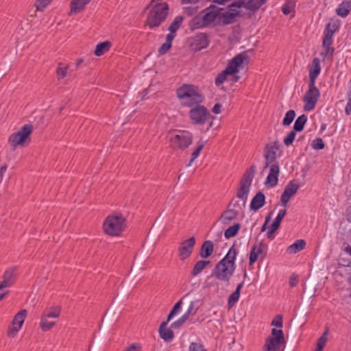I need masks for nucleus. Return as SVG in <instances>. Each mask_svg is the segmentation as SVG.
Returning a JSON list of instances; mask_svg holds the SVG:
<instances>
[{
	"instance_id": "obj_1",
	"label": "nucleus",
	"mask_w": 351,
	"mask_h": 351,
	"mask_svg": "<svg viewBox=\"0 0 351 351\" xmlns=\"http://www.w3.org/2000/svg\"><path fill=\"white\" fill-rule=\"evenodd\" d=\"M176 93L182 107L190 108L201 104L204 101V96L199 87L194 84H184L176 89Z\"/></svg>"
},
{
	"instance_id": "obj_2",
	"label": "nucleus",
	"mask_w": 351,
	"mask_h": 351,
	"mask_svg": "<svg viewBox=\"0 0 351 351\" xmlns=\"http://www.w3.org/2000/svg\"><path fill=\"white\" fill-rule=\"evenodd\" d=\"M150 8L147 16L146 23L150 29L158 27L164 23L169 14V6L166 2H160L154 5H149L147 9Z\"/></svg>"
},
{
	"instance_id": "obj_3",
	"label": "nucleus",
	"mask_w": 351,
	"mask_h": 351,
	"mask_svg": "<svg viewBox=\"0 0 351 351\" xmlns=\"http://www.w3.org/2000/svg\"><path fill=\"white\" fill-rule=\"evenodd\" d=\"M127 227V220L121 213L108 215L103 223L104 232L110 237H120Z\"/></svg>"
},
{
	"instance_id": "obj_4",
	"label": "nucleus",
	"mask_w": 351,
	"mask_h": 351,
	"mask_svg": "<svg viewBox=\"0 0 351 351\" xmlns=\"http://www.w3.org/2000/svg\"><path fill=\"white\" fill-rule=\"evenodd\" d=\"M249 57L245 52H243L236 55L228 63L226 68L220 72L215 80V84L217 86H221L227 80L228 75H234L239 71V68L244 62L247 60Z\"/></svg>"
},
{
	"instance_id": "obj_5",
	"label": "nucleus",
	"mask_w": 351,
	"mask_h": 351,
	"mask_svg": "<svg viewBox=\"0 0 351 351\" xmlns=\"http://www.w3.org/2000/svg\"><path fill=\"white\" fill-rule=\"evenodd\" d=\"M190 108L189 116L192 124L203 125L210 121L211 114L204 106L197 104Z\"/></svg>"
},
{
	"instance_id": "obj_6",
	"label": "nucleus",
	"mask_w": 351,
	"mask_h": 351,
	"mask_svg": "<svg viewBox=\"0 0 351 351\" xmlns=\"http://www.w3.org/2000/svg\"><path fill=\"white\" fill-rule=\"evenodd\" d=\"M285 343L284 332L282 329L272 328L271 335L265 339L263 351H278L280 346Z\"/></svg>"
},
{
	"instance_id": "obj_7",
	"label": "nucleus",
	"mask_w": 351,
	"mask_h": 351,
	"mask_svg": "<svg viewBox=\"0 0 351 351\" xmlns=\"http://www.w3.org/2000/svg\"><path fill=\"white\" fill-rule=\"evenodd\" d=\"M193 134L187 130H180L179 134L171 136L169 143L173 149L184 150L193 143Z\"/></svg>"
},
{
	"instance_id": "obj_8",
	"label": "nucleus",
	"mask_w": 351,
	"mask_h": 351,
	"mask_svg": "<svg viewBox=\"0 0 351 351\" xmlns=\"http://www.w3.org/2000/svg\"><path fill=\"white\" fill-rule=\"evenodd\" d=\"M283 150L278 141H274L265 145L264 147L265 168L270 164L277 162L276 159L282 156Z\"/></svg>"
},
{
	"instance_id": "obj_9",
	"label": "nucleus",
	"mask_w": 351,
	"mask_h": 351,
	"mask_svg": "<svg viewBox=\"0 0 351 351\" xmlns=\"http://www.w3.org/2000/svg\"><path fill=\"white\" fill-rule=\"evenodd\" d=\"M33 132L32 124L23 125L19 130L12 133L8 138V143L14 149L19 145H23Z\"/></svg>"
},
{
	"instance_id": "obj_10",
	"label": "nucleus",
	"mask_w": 351,
	"mask_h": 351,
	"mask_svg": "<svg viewBox=\"0 0 351 351\" xmlns=\"http://www.w3.org/2000/svg\"><path fill=\"white\" fill-rule=\"evenodd\" d=\"M267 0H236L228 5V12H237V16L239 12L237 8H245L246 10L253 12L258 10Z\"/></svg>"
},
{
	"instance_id": "obj_11",
	"label": "nucleus",
	"mask_w": 351,
	"mask_h": 351,
	"mask_svg": "<svg viewBox=\"0 0 351 351\" xmlns=\"http://www.w3.org/2000/svg\"><path fill=\"white\" fill-rule=\"evenodd\" d=\"M236 267L217 263L214 267L212 275L219 281L224 282L226 285H229L230 280L233 276Z\"/></svg>"
},
{
	"instance_id": "obj_12",
	"label": "nucleus",
	"mask_w": 351,
	"mask_h": 351,
	"mask_svg": "<svg viewBox=\"0 0 351 351\" xmlns=\"http://www.w3.org/2000/svg\"><path fill=\"white\" fill-rule=\"evenodd\" d=\"M27 315L26 309H22L13 317L11 324L9 326L7 335L10 338L14 337L21 330Z\"/></svg>"
},
{
	"instance_id": "obj_13",
	"label": "nucleus",
	"mask_w": 351,
	"mask_h": 351,
	"mask_svg": "<svg viewBox=\"0 0 351 351\" xmlns=\"http://www.w3.org/2000/svg\"><path fill=\"white\" fill-rule=\"evenodd\" d=\"M320 93L319 89L315 87V83L308 82V90L306 92L304 101L305 102L304 110L307 111L315 108L316 103L319 97Z\"/></svg>"
},
{
	"instance_id": "obj_14",
	"label": "nucleus",
	"mask_w": 351,
	"mask_h": 351,
	"mask_svg": "<svg viewBox=\"0 0 351 351\" xmlns=\"http://www.w3.org/2000/svg\"><path fill=\"white\" fill-rule=\"evenodd\" d=\"M195 242V238L191 237L180 243L178 247V255L180 260L184 261L191 255Z\"/></svg>"
},
{
	"instance_id": "obj_15",
	"label": "nucleus",
	"mask_w": 351,
	"mask_h": 351,
	"mask_svg": "<svg viewBox=\"0 0 351 351\" xmlns=\"http://www.w3.org/2000/svg\"><path fill=\"white\" fill-rule=\"evenodd\" d=\"M299 189L298 181L292 180L287 184L280 197L281 204L286 207L291 197L296 193Z\"/></svg>"
},
{
	"instance_id": "obj_16",
	"label": "nucleus",
	"mask_w": 351,
	"mask_h": 351,
	"mask_svg": "<svg viewBox=\"0 0 351 351\" xmlns=\"http://www.w3.org/2000/svg\"><path fill=\"white\" fill-rule=\"evenodd\" d=\"M209 44L210 40L207 34L197 33L193 38L191 46L194 51H199L207 48Z\"/></svg>"
},
{
	"instance_id": "obj_17",
	"label": "nucleus",
	"mask_w": 351,
	"mask_h": 351,
	"mask_svg": "<svg viewBox=\"0 0 351 351\" xmlns=\"http://www.w3.org/2000/svg\"><path fill=\"white\" fill-rule=\"evenodd\" d=\"M269 172L266 178L265 186L268 187H274L278 184L280 167L278 162L270 164Z\"/></svg>"
},
{
	"instance_id": "obj_18",
	"label": "nucleus",
	"mask_w": 351,
	"mask_h": 351,
	"mask_svg": "<svg viewBox=\"0 0 351 351\" xmlns=\"http://www.w3.org/2000/svg\"><path fill=\"white\" fill-rule=\"evenodd\" d=\"M16 268L7 269L3 275V280L0 282V291L11 287L16 280Z\"/></svg>"
},
{
	"instance_id": "obj_19",
	"label": "nucleus",
	"mask_w": 351,
	"mask_h": 351,
	"mask_svg": "<svg viewBox=\"0 0 351 351\" xmlns=\"http://www.w3.org/2000/svg\"><path fill=\"white\" fill-rule=\"evenodd\" d=\"M222 10V8H218L215 5H210L203 12V14H202L204 21L207 25L213 23L219 16L220 10Z\"/></svg>"
},
{
	"instance_id": "obj_20",
	"label": "nucleus",
	"mask_w": 351,
	"mask_h": 351,
	"mask_svg": "<svg viewBox=\"0 0 351 351\" xmlns=\"http://www.w3.org/2000/svg\"><path fill=\"white\" fill-rule=\"evenodd\" d=\"M238 254V250L234 243L229 249L226 256L219 261V263L226 265H230L236 267L235 261Z\"/></svg>"
},
{
	"instance_id": "obj_21",
	"label": "nucleus",
	"mask_w": 351,
	"mask_h": 351,
	"mask_svg": "<svg viewBox=\"0 0 351 351\" xmlns=\"http://www.w3.org/2000/svg\"><path fill=\"white\" fill-rule=\"evenodd\" d=\"M169 322L166 321L162 322L159 327L158 332L160 337L162 339L166 342H170L174 338V333L172 330L173 328L171 327L167 328V324Z\"/></svg>"
},
{
	"instance_id": "obj_22",
	"label": "nucleus",
	"mask_w": 351,
	"mask_h": 351,
	"mask_svg": "<svg viewBox=\"0 0 351 351\" xmlns=\"http://www.w3.org/2000/svg\"><path fill=\"white\" fill-rule=\"evenodd\" d=\"M321 66L320 60L318 58H315L311 64L309 66V82L311 84L315 83V80L320 73Z\"/></svg>"
},
{
	"instance_id": "obj_23",
	"label": "nucleus",
	"mask_w": 351,
	"mask_h": 351,
	"mask_svg": "<svg viewBox=\"0 0 351 351\" xmlns=\"http://www.w3.org/2000/svg\"><path fill=\"white\" fill-rule=\"evenodd\" d=\"M265 204V196L262 191H258L252 198L250 202V210L257 211Z\"/></svg>"
},
{
	"instance_id": "obj_24",
	"label": "nucleus",
	"mask_w": 351,
	"mask_h": 351,
	"mask_svg": "<svg viewBox=\"0 0 351 351\" xmlns=\"http://www.w3.org/2000/svg\"><path fill=\"white\" fill-rule=\"evenodd\" d=\"M239 214V210L228 207L227 210L221 214L220 220L223 224H228L236 219Z\"/></svg>"
},
{
	"instance_id": "obj_25",
	"label": "nucleus",
	"mask_w": 351,
	"mask_h": 351,
	"mask_svg": "<svg viewBox=\"0 0 351 351\" xmlns=\"http://www.w3.org/2000/svg\"><path fill=\"white\" fill-rule=\"evenodd\" d=\"M263 253V243L260 242L258 244L255 243L252 246L249 258V265H253L257 261L259 255Z\"/></svg>"
},
{
	"instance_id": "obj_26",
	"label": "nucleus",
	"mask_w": 351,
	"mask_h": 351,
	"mask_svg": "<svg viewBox=\"0 0 351 351\" xmlns=\"http://www.w3.org/2000/svg\"><path fill=\"white\" fill-rule=\"evenodd\" d=\"M90 1L91 0H71L69 14L82 12Z\"/></svg>"
},
{
	"instance_id": "obj_27",
	"label": "nucleus",
	"mask_w": 351,
	"mask_h": 351,
	"mask_svg": "<svg viewBox=\"0 0 351 351\" xmlns=\"http://www.w3.org/2000/svg\"><path fill=\"white\" fill-rule=\"evenodd\" d=\"M214 251L213 241L207 240L203 243L199 251V256L203 258H207L212 255Z\"/></svg>"
},
{
	"instance_id": "obj_28",
	"label": "nucleus",
	"mask_w": 351,
	"mask_h": 351,
	"mask_svg": "<svg viewBox=\"0 0 351 351\" xmlns=\"http://www.w3.org/2000/svg\"><path fill=\"white\" fill-rule=\"evenodd\" d=\"M256 171V166L252 165L249 169H247L240 181V183L242 184L247 185L250 187L252 184V180L254 177V173Z\"/></svg>"
},
{
	"instance_id": "obj_29",
	"label": "nucleus",
	"mask_w": 351,
	"mask_h": 351,
	"mask_svg": "<svg viewBox=\"0 0 351 351\" xmlns=\"http://www.w3.org/2000/svg\"><path fill=\"white\" fill-rule=\"evenodd\" d=\"M351 10V1H343L335 10L336 14L343 18L346 17Z\"/></svg>"
},
{
	"instance_id": "obj_30",
	"label": "nucleus",
	"mask_w": 351,
	"mask_h": 351,
	"mask_svg": "<svg viewBox=\"0 0 351 351\" xmlns=\"http://www.w3.org/2000/svg\"><path fill=\"white\" fill-rule=\"evenodd\" d=\"M306 246V242L303 239H298L287 249V252L289 254H296L302 250Z\"/></svg>"
},
{
	"instance_id": "obj_31",
	"label": "nucleus",
	"mask_w": 351,
	"mask_h": 351,
	"mask_svg": "<svg viewBox=\"0 0 351 351\" xmlns=\"http://www.w3.org/2000/svg\"><path fill=\"white\" fill-rule=\"evenodd\" d=\"M111 46L112 43L110 41L99 43L96 45L95 49L94 51V54L96 56H101L106 52H108L110 50Z\"/></svg>"
},
{
	"instance_id": "obj_32",
	"label": "nucleus",
	"mask_w": 351,
	"mask_h": 351,
	"mask_svg": "<svg viewBox=\"0 0 351 351\" xmlns=\"http://www.w3.org/2000/svg\"><path fill=\"white\" fill-rule=\"evenodd\" d=\"M329 332L328 328H325L324 332L322 334V335L317 339V343H316V348L314 351H323L324 348L326 346V343L328 339V335Z\"/></svg>"
},
{
	"instance_id": "obj_33",
	"label": "nucleus",
	"mask_w": 351,
	"mask_h": 351,
	"mask_svg": "<svg viewBox=\"0 0 351 351\" xmlns=\"http://www.w3.org/2000/svg\"><path fill=\"white\" fill-rule=\"evenodd\" d=\"M69 65L66 64H63L62 62H59L58 64V66L56 68V75L58 80H61L66 77L68 74Z\"/></svg>"
},
{
	"instance_id": "obj_34",
	"label": "nucleus",
	"mask_w": 351,
	"mask_h": 351,
	"mask_svg": "<svg viewBox=\"0 0 351 351\" xmlns=\"http://www.w3.org/2000/svg\"><path fill=\"white\" fill-rule=\"evenodd\" d=\"M210 264V261H197L191 271V276L195 277L199 275L203 269Z\"/></svg>"
},
{
	"instance_id": "obj_35",
	"label": "nucleus",
	"mask_w": 351,
	"mask_h": 351,
	"mask_svg": "<svg viewBox=\"0 0 351 351\" xmlns=\"http://www.w3.org/2000/svg\"><path fill=\"white\" fill-rule=\"evenodd\" d=\"M307 121V116L305 114H302L299 116L295 120L293 125V130L299 132H302L304 130V125Z\"/></svg>"
},
{
	"instance_id": "obj_36",
	"label": "nucleus",
	"mask_w": 351,
	"mask_h": 351,
	"mask_svg": "<svg viewBox=\"0 0 351 351\" xmlns=\"http://www.w3.org/2000/svg\"><path fill=\"white\" fill-rule=\"evenodd\" d=\"M249 191H250V186L245 185V184H242L241 183L239 184V187L237 191V197L243 199V204H245V202L247 199V194L249 193Z\"/></svg>"
},
{
	"instance_id": "obj_37",
	"label": "nucleus",
	"mask_w": 351,
	"mask_h": 351,
	"mask_svg": "<svg viewBox=\"0 0 351 351\" xmlns=\"http://www.w3.org/2000/svg\"><path fill=\"white\" fill-rule=\"evenodd\" d=\"M241 228V224L239 223H234L233 226H230L224 232V237L228 239L231 237H235Z\"/></svg>"
},
{
	"instance_id": "obj_38",
	"label": "nucleus",
	"mask_w": 351,
	"mask_h": 351,
	"mask_svg": "<svg viewBox=\"0 0 351 351\" xmlns=\"http://www.w3.org/2000/svg\"><path fill=\"white\" fill-rule=\"evenodd\" d=\"M208 26L204 21L202 14L193 18L191 22V27L193 29H201Z\"/></svg>"
},
{
	"instance_id": "obj_39",
	"label": "nucleus",
	"mask_w": 351,
	"mask_h": 351,
	"mask_svg": "<svg viewBox=\"0 0 351 351\" xmlns=\"http://www.w3.org/2000/svg\"><path fill=\"white\" fill-rule=\"evenodd\" d=\"M184 17L183 16H177L169 26V31L171 33H176L180 27Z\"/></svg>"
},
{
	"instance_id": "obj_40",
	"label": "nucleus",
	"mask_w": 351,
	"mask_h": 351,
	"mask_svg": "<svg viewBox=\"0 0 351 351\" xmlns=\"http://www.w3.org/2000/svg\"><path fill=\"white\" fill-rule=\"evenodd\" d=\"M323 47L326 55L329 53V22L326 23L324 30Z\"/></svg>"
},
{
	"instance_id": "obj_41",
	"label": "nucleus",
	"mask_w": 351,
	"mask_h": 351,
	"mask_svg": "<svg viewBox=\"0 0 351 351\" xmlns=\"http://www.w3.org/2000/svg\"><path fill=\"white\" fill-rule=\"evenodd\" d=\"M199 302V300H198L191 301L187 311L184 313V315H186L188 318L190 315H195L199 308V306L198 305Z\"/></svg>"
},
{
	"instance_id": "obj_42",
	"label": "nucleus",
	"mask_w": 351,
	"mask_h": 351,
	"mask_svg": "<svg viewBox=\"0 0 351 351\" xmlns=\"http://www.w3.org/2000/svg\"><path fill=\"white\" fill-rule=\"evenodd\" d=\"M55 325L54 322H49L47 320V317L42 315L40 322V327L44 332L49 330Z\"/></svg>"
},
{
	"instance_id": "obj_43",
	"label": "nucleus",
	"mask_w": 351,
	"mask_h": 351,
	"mask_svg": "<svg viewBox=\"0 0 351 351\" xmlns=\"http://www.w3.org/2000/svg\"><path fill=\"white\" fill-rule=\"evenodd\" d=\"M237 16V12H226L223 13L221 15V18L223 20V23L226 25L232 24L234 22L235 18Z\"/></svg>"
},
{
	"instance_id": "obj_44",
	"label": "nucleus",
	"mask_w": 351,
	"mask_h": 351,
	"mask_svg": "<svg viewBox=\"0 0 351 351\" xmlns=\"http://www.w3.org/2000/svg\"><path fill=\"white\" fill-rule=\"evenodd\" d=\"M182 304V300H180L178 302H177L173 308L169 312L168 316H167V322H170V320L178 313H179L181 311V307Z\"/></svg>"
},
{
	"instance_id": "obj_45",
	"label": "nucleus",
	"mask_w": 351,
	"mask_h": 351,
	"mask_svg": "<svg viewBox=\"0 0 351 351\" xmlns=\"http://www.w3.org/2000/svg\"><path fill=\"white\" fill-rule=\"evenodd\" d=\"M295 117V112L293 110H289L285 114V116L282 120V125L285 126L289 125L293 121Z\"/></svg>"
},
{
	"instance_id": "obj_46",
	"label": "nucleus",
	"mask_w": 351,
	"mask_h": 351,
	"mask_svg": "<svg viewBox=\"0 0 351 351\" xmlns=\"http://www.w3.org/2000/svg\"><path fill=\"white\" fill-rule=\"evenodd\" d=\"M286 214H287V210L285 208L280 210L276 217L274 219V221L272 222L271 225L277 228H279L281 221Z\"/></svg>"
},
{
	"instance_id": "obj_47",
	"label": "nucleus",
	"mask_w": 351,
	"mask_h": 351,
	"mask_svg": "<svg viewBox=\"0 0 351 351\" xmlns=\"http://www.w3.org/2000/svg\"><path fill=\"white\" fill-rule=\"evenodd\" d=\"M188 319L186 315L183 314L179 319L171 323V328L173 329H180Z\"/></svg>"
},
{
	"instance_id": "obj_48",
	"label": "nucleus",
	"mask_w": 351,
	"mask_h": 351,
	"mask_svg": "<svg viewBox=\"0 0 351 351\" xmlns=\"http://www.w3.org/2000/svg\"><path fill=\"white\" fill-rule=\"evenodd\" d=\"M311 147L315 150H320L324 148L325 144L323 140L320 137H318L313 140Z\"/></svg>"
},
{
	"instance_id": "obj_49",
	"label": "nucleus",
	"mask_w": 351,
	"mask_h": 351,
	"mask_svg": "<svg viewBox=\"0 0 351 351\" xmlns=\"http://www.w3.org/2000/svg\"><path fill=\"white\" fill-rule=\"evenodd\" d=\"M205 145V142H202L197 147L196 149L191 154V158L189 162L190 165L199 155L201 151L204 148Z\"/></svg>"
},
{
	"instance_id": "obj_50",
	"label": "nucleus",
	"mask_w": 351,
	"mask_h": 351,
	"mask_svg": "<svg viewBox=\"0 0 351 351\" xmlns=\"http://www.w3.org/2000/svg\"><path fill=\"white\" fill-rule=\"evenodd\" d=\"M239 298L240 293H238V292L234 291L232 293L228 300V307L232 308L238 302Z\"/></svg>"
},
{
	"instance_id": "obj_51",
	"label": "nucleus",
	"mask_w": 351,
	"mask_h": 351,
	"mask_svg": "<svg viewBox=\"0 0 351 351\" xmlns=\"http://www.w3.org/2000/svg\"><path fill=\"white\" fill-rule=\"evenodd\" d=\"M52 0H36L34 6L38 11H43V10L51 3Z\"/></svg>"
},
{
	"instance_id": "obj_52",
	"label": "nucleus",
	"mask_w": 351,
	"mask_h": 351,
	"mask_svg": "<svg viewBox=\"0 0 351 351\" xmlns=\"http://www.w3.org/2000/svg\"><path fill=\"white\" fill-rule=\"evenodd\" d=\"M189 351H208L199 342H192L189 345Z\"/></svg>"
},
{
	"instance_id": "obj_53",
	"label": "nucleus",
	"mask_w": 351,
	"mask_h": 351,
	"mask_svg": "<svg viewBox=\"0 0 351 351\" xmlns=\"http://www.w3.org/2000/svg\"><path fill=\"white\" fill-rule=\"evenodd\" d=\"M296 132L295 131H294L293 130L292 131H291L289 134L284 138V144L287 146V147H289V145H291L294 140H295V134H296Z\"/></svg>"
},
{
	"instance_id": "obj_54",
	"label": "nucleus",
	"mask_w": 351,
	"mask_h": 351,
	"mask_svg": "<svg viewBox=\"0 0 351 351\" xmlns=\"http://www.w3.org/2000/svg\"><path fill=\"white\" fill-rule=\"evenodd\" d=\"M60 313V309L59 308L56 307L51 311L45 312L43 315L44 316H46V317H47V318L48 317L56 318V317H59Z\"/></svg>"
},
{
	"instance_id": "obj_55",
	"label": "nucleus",
	"mask_w": 351,
	"mask_h": 351,
	"mask_svg": "<svg viewBox=\"0 0 351 351\" xmlns=\"http://www.w3.org/2000/svg\"><path fill=\"white\" fill-rule=\"evenodd\" d=\"M340 26V21L337 19H330V38L332 34L337 31Z\"/></svg>"
},
{
	"instance_id": "obj_56",
	"label": "nucleus",
	"mask_w": 351,
	"mask_h": 351,
	"mask_svg": "<svg viewBox=\"0 0 351 351\" xmlns=\"http://www.w3.org/2000/svg\"><path fill=\"white\" fill-rule=\"evenodd\" d=\"M271 325L281 328L283 326L282 316L281 315H277L271 321Z\"/></svg>"
},
{
	"instance_id": "obj_57",
	"label": "nucleus",
	"mask_w": 351,
	"mask_h": 351,
	"mask_svg": "<svg viewBox=\"0 0 351 351\" xmlns=\"http://www.w3.org/2000/svg\"><path fill=\"white\" fill-rule=\"evenodd\" d=\"M171 45L169 43H163L158 50V53L159 55L165 54L171 47Z\"/></svg>"
},
{
	"instance_id": "obj_58",
	"label": "nucleus",
	"mask_w": 351,
	"mask_h": 351,
	"mask_svg": "<svg viewBox=\"0 0 351 351\" xmlns=\"http://www.w3.org/2000/svg\"><path fill=\"white\" fill-rule=\"evenodd\" d=\"M293 9V6L291 2L287 1L282 6V12L284 14H289Z\"/></svg>"
},
{
	"instance_id": "obj_59",
	"label": "nucleus",
	"mask_w": 351,
	"mask_h": 351,
	"mask_svg": "<svg viewBox=\"0 0 351 351\" xmlns=\"http://www.w3.org/2000/svg\"><path fill=\"white\" fill-rule=\"evenodd\" d=\"M228 208H232L239 210V212L242 210V207L238 200L232 199L228 206Z\"/></svg>"
},
{
	"instance_id": "obj_60",
	"label": "nucleus",
	"mask_w": 351,
	"mask_h": 351,
	"mask_svg": "<svg viewBox=\"0 0 351 351\" xmlns=\"http://www.w3.org/2000/svg\"><path fill=\"white\" fill-rule=\"evenodd\" d=\"M298 276L295 274H293L290 276L289 280V284L290 287H295L298 285Z\"/></svg>"
},
{
	"instance_id": "obj_61",
	"label": "nucleus",
	"mask_w": 351,
	"mask_h": 351,
	"mask_svg": "<svg viewBox=\"0 0 351 351\" xmlns=\"http://www.w3.org/2000/svg\"><path fill=\"white\" fill-rule=\"evenodd\" d=\"M278 228L274 227V226L271 225L269 228L268 231L267 232V237L269 239H274V236L273 235L274 232H275Z\"/></svg>"
},
{
	"instance_id": "obj_62",
	"label": "nucleus",
	"mask_w": 351,
	"mask_h": 351,
	"mask_svg": "<svg viewBox=\"0 0 351 351\" xmlns=\"http://www.w3.org/2000/svg\"><path fill=\"white\" fill-rule=\"evenodd\" d=\"M124 351H141V346L138 343H132L125 348Z\"/></svg>"
},
{
	"instance_id": "obj_63",
	"label": "nucleus",
	"mask_w": 351,
	"mask_h": 351,
	"mask_svg": "<svg viewBox=\"0 0 351 351\" xmlns=\"http://www.w3.org/2000/svg\"><path fill=\"white\" fill-rule=\"evenodd\" d=\"M221 104L217 103L214 105L213 108H212V112L215 114H218L221 112Z\"/></svg>"
},
{
	"instance_id": "obj_64",
	"label": "nucleus",
	"mask_w": 351,
	"mask_h": 351,
	"mask_svg": "<svg viewBox=\"0 0 351 351\" xmlns=\"http://www.w3.org/2000/svg\"><path fill=\"white\" fill-rule=\"evenodd\" d=\"M176 36L175 33L170 32L169 34H167L166 36V42L165 43H169L172 45V42Z\"/></svg>"
}]
</instances>
